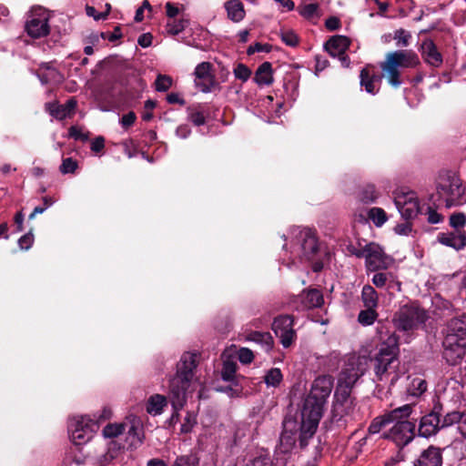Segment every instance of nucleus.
<instances>
[{
	"label": "nucleus",
	"instance_id": "obj_14",
	"mask_svg": "<svg viewBox=\"0 0 466 466\" xmlns=\"http://www.w3.org/2000/svg\"><path fill=\"white\" fill-rule=\"evenodd\" d=\"M363 374L364 370L360 368L359 360H349L339 373L335 391L345 390L347 393H351L353 386Z\"/></svg>",
	"mask_w": 466,
	"mask_h": 466
},
{
	"label": "nucleus",
	"instance_id": "obj_29",
	"mask_svg": "<svg viewBox=\"0 0 466 466\" xmlns=\"http://www.w3.org/2000/svg\"><path fill=\"white\" fill-rule=\"evenodd\" d=\"M224 7L227 11L228 18L234 23L242 21L245 17V9L239 0H228L225 2Z\"/></svg>",
	"mask_w": 466,
	"mask_h": 466
},
{
	"label": "nucleus",
	"instance_id": "obj_30",
	"mask_svg": "<svg viewBox=\"0 0 466 466\" xmlns=\"http://www.w3.org/2000/svg\"><path fill=\"white\" fill-rule=\"evenodd\" d=\"M299 14L307 20L317 21L319 17V5L311 0H304L298 5Z\"/></svg>",
	"mask_w": 466,
	"mask_h": 466
},
{
	"label": "nucleus",
	"instance_id": "obj_42",
	"mask_svg": "<svg viewBox=\"0 0 466 466\" xmlns=\"http://www.w3.org/2000/svg\"><path fill=\"white\" fill-rule=\"evenodd\" d=\"M379 195L373 185H367L360 192V200L363 203H372L378 198Z\"/></svg>",
	"mask_w": 466,
	"mask_h": 466
},
{
	"label": "nucleus",
	"instance_id": "obj_21",
	"mask_svg": "<svg viewBox=\"0 0 466 466\" xmlns=\"http://www.w3.org/2000/svg\"><path fill=\"white\" fill-rule=\"evenodd\" d=\"M382 76L376 71L375 66L368 65L360 71V86L367 93L376 95L380 90Z\"/></svg>",
	"mask_w": 466,
	"mask_h": 466
},
{
	"label": "nucleus",
	"instance_id": "obj_63",
	"mask_svg": "<svg viewBox=\"0 0 466 466\" xmlns=\"http://www.w3.org/2000/svg\"><path fill=\"white\" fill-rule=\"evenodd\" d=\"M91 150L95 153L100 152L105 147V139L103 137H97L91 142Z\"/></svg>",
	"mask_w": 466,
	"mask_h": 466
},
{
	"label": "nucleus",
	"instance_id": "obj_48",
	"mask_svg": "<svg viewBox=\"0 0 466 466\" xmlns=\"http://www.w3.org/2000/svg\"><path fill=\"white\" fill-rule=\"evenodd\" d=\"M198 460L194 455L178 456L172 466H197Z\"/></svg>",
	"mask_w": 466,
	"mask_h": 466
},
{
	"label": "nucleus",
	"instance_id": "obj_22",
	"mask_svg": "<svg viewBox=\"0 0 466 466\" xmlns=\"http://www.w3.org/2000/svg\"><path fill=\"white\" fill-rule=\"evenodd\" d=\"M290 420L288 415L283 420L284 430L279 437V444L278 445L275 454L277 461H281L284 464L291 457V431L288 430V424Z\"/></svg>",
	"mask_w": 466,
	"mask_h": 466
},
{
	"label": "nucleus",
	"instance_id": "obj_38",
	"mask_svg": "<svg viewBox=\"0 0 466 466\" xmlns=\"http://www.w3.org/2000/svg\"><path fill=\"white\" fill-rule=\"evenodd\" d=\"M378 317L377 309H365L360 311L358 321L362 326H370L377 320Z\"/></svg>",
	"mask_w": 466,
	"mask_h": 466
},
{
	"label": "nucleus",
	"instance_id": "obj_4",
	"mask_svg": "<svg viewBox=\"0 0 466 466\" xmlns=\"http://www.w3.org/2000/svg\"><path fill=\"white\" fill-rule=\"evenodd\" d=\"M443 358L449 365H457L466 355V315L449 320L442 341Z\"/></svg>",
	"mask_w": 466,
	"mask_h": 466
},
{
	"label": "nucleus",
	"instance_id": "obj_37",
	"mask_svg": "<svg viewBox=\"0 0 466 466\" xmlns=\"http://www.w3.org/2000/svg\"><path fill=\"white\" fill-rule=\"evenodd\" d=\"M368 218L377 227L380 228L388 220L385 210L381 208H371L368 211Z\"/></svg>",
	"mask_w": 466,
	"mask_h": 466
},
{
	"label": "nucleus",
	"instance_id": "obj_27",
	"mask_svg": "<svg viewBox=\"0 0 466 466\" xmlns=\"http://www.w3.org/2000/svg\"><path fill=\"white\" fill-rule=\"evenodd\" d=\"M420 50L422 58L430 66L439 67L442 65V56L438 51L437 46L432 40H424L421 44Z\"/></svg>",
	"mask_w": 466,
	"mask_h": 466
},
{
	"label": "nucleus",
	"instance_id": "obj_6",
	"mask_svg": "<svg viewBox=\"0 0 466 466\" xmlns=\"http://www.w3.org/2000/svg\"><path fill=\"white\" fill-rule=\"evenodd\" d=\"M296 242L300 247L301 258L311 262L312 271L320 272L324 268V260L320 258L323 254L329 259V252L328 250L322 252L317 231L309 228H299L296 233Z\"/></svg>",
	"mask_w": 466,
	"mask_h": 466
},
{
	"label": "nucleus",
	"instance_id": "obj_57",
	"mask_svg": "<svg viewBox=\"0 0 466 466\" xmlns=\"http://www.w3.org/2000/svg\"><path fill=\"white\" fill-rule=\"evenodd\" d=\"M427 220L431 224H438L441 223L443 219V217L438 213L434 208L431 207H428L427 208Z\"/></svg>",
	"mask_w": 466,
	"mask_h": 466
},
{
	"label": "nucleus",
	"instance_id": "obj_25",
	"mask_svg": "<svg viewBox=\"0 0 466 466\" xmlns=\"http://www.w3.org/2000/svg\"><path fill=\"white\" fill-rule=\"evenodd\" d=\"M298 302L302 309L321 308L324 304L322 292L318 289H304L298 296Z\"/></svg>",
	"mask_w": 466,
	"mask_h": 466
},
{
	"label": "nucleus",
	"instance_id": "obj_50",
	"mask_svg": "<svg viewBox=\"0 0 466 466\" xmlns=\"http://www.w3.org/2000/svg\"><path fill=\"white\" fill-rule=\"evenodd\" d=\"M389 277H392L391 273H384V272H377L372 277V284L376 286L377 288H383L387 281Z\"/></svg>",
	"mask_w": 466,
	"mask_h": 466
},
{
	"label": "nucleus",
	"instance_id": "obj_20",
	"mask_svg": "<svg viewBox=\"0 0 466 466\" xmlns=\"http://www.w3.org/2000/svg\"><path fill=\"white\" fill-rule=\"evenodd\" d=\"M211 66L209 62H202L194 70L195 85L203 93H210L215 85Z\"/></svg>",
	"mask_w": 466,
	"mask_h": 466
},
{
	"label": "nucleus",
	"instance_id": "obj_16",
	"mask_svg": "<svg viewBox=\"0 0 466 466\" xmlns=\"http://www.w3.org/2000/svg\"><path fill=\"white\" fill-rule=\"evenodd\" d=\"M440 417L441 407L435 405L431 412L420 418L418 427V435L426 439L435 436L441 429Z\"/></svg>",
	"mask_w": 466,
	"mask_h": 466
},
{
	"label": "nucleus",
	"instance_id": "obj_60",
	"mask_svg": "<svg viewBox=\"0 0 466 466\" xmlns=\"http://www.w3.org/2000/svg\"><path fill=\"white\" fill-rule=\"evenodd\" d=\"M341 25L339 18L337 16H329L325 21V26L329 31L338 30Z\"/></svg>",
	"mask_w": 466,
	"mask_h": 466
},
{
	"label": "nucleus",
	"instance_id": "obj_13",
	"mask_svg": "<svg viewBox=\"0 0 466 466\" xmlns=\"http://www.w3.org/2000/svg\"><path fill=\"white\" fill-rule=\"evenodd\" d=\"M413 408L412 404H405L375 417L368 428V433L370 435L377 434L387 425L393 423L397 419L410 418Z\"/></svg>",
	"mask_w": 466,
	"mask_h": 466
},
{
	"label": "nucleus",
	"instance_id": "obj_49",
	"mask_svg": "<svg viewBox=\"0 0 466 466\" xmlns=\"http://www.w3.org/2000/svg\"><path fill=\"white\" fill-rule=\"evenodd\" d=\"M466 224V216L463 213H455L450 217V225L456 231L461 230Z\"/></svg>",
	"mask_w": 466,
	"mask_h": 466
},
{
	"label": "nucleus",
	"instance_id": "obj_12",
	"mask_svg": "<svg viewBox=\"0 0 466 466\" xmlns=\"http://www.w3.org/2000/svg\"><path fill=\"white\" fill-rule=\"evenodd\" d=\"M365 267L368 271L387 269L393 263V258L387 255L381 246L375 242L365 245Z\"/></svg>",
	"mask_w": 466,
	"mask_h": 466
},
{
	"label": "nucleus",
	"instance_id": "obj_41",
	"mask_svg": "<svg viewBox=\"0 0 466 466\" xmlns=\"http://www.w3.org/2000/svg\"><path fill=\"white\" fill-rule=\"evenodd\" d=\"M282 380V374L279 369H271L269 370L265 377L264 381L268 387H276Z\"/></svg>",
	"mask_w": 466,
	"mask_h": 466
},
{
	"label": "nucleus",
	"instance_id": "obj_61",
	"mask_svg": "<svg viewBox=\"0 0 466 466\" xmlns=\"http://www.w3.org/2000/svg\"><path fill=\"white\" fill-rule=\"evenodd\" d=\"M86 13L88 16L93 17L96 21L104 20L106 18V13L97 12L95 7L86 5Z\"/></svg>",
	"mask_w": 466,
	"mask_h": 466
},
{
	"label": "nucleus",
	"instance_id": "obj_9",
	"mask_svg": "<svg viewBox=\"0 0 466 466\" xmlns=\"http://www.w3.org/2000/svg\"><path fill=\"white\" fill-rule=\"evenodd\" d=\"M98 429L97 421L89 416H74L68 421L69 438L76 446L90 441Z\"/></svg>",
	"mask_w": 466,
	"mask_h": 466
},
{
	"label": "nucleus",
	"instance_id": "obj_55",
	"mask_svg": "<svg viewBox=\"0 0 466 466\" xmlns=\"http://www.w3.org/2000/svg\"><path fill=\"white\" fill-rule=\"evenodd\" d=\"M136 119V114L133 111H130L120 118L119 123L122 127L127 129L135 124Z\"/></svg>",
	"mask_w": 466,
	"mask_h": 466
},
{
	"label": "nucleus",
	"instance_id": "obj_11",
	"mask_svg": "<svg viewBox=\"0 0 466 466\" xmlns=\"http://www.w3.org/2000/svg\"><path fill=\"white\" fill-rule=\"evenodd\" d=\"M49 15L41 6L33 7L25 23V31L33 38H40L47 35L50 31Z\"/></svg>",
	"mask_w": 466,
	"mask_h": 466
},
{
	"label": "nucleus",
	"instance_id": "obj_10",
	"mask_svg": "<svg viewBox=\"0 0 466 466\" xmlns=\"http://www.w3.org/2000/svg\"><path fill=\"white\" fill-rule=\"evenodd\" d=\"M408 419H397L393 421V426L383 434V438L392 441L399 448L407 446L414 439L416 429L415 423Z\"/></svg>",
	"mask_w": 466,
	"mask_h": 466
},
{
	"label": "nucleus",
	"instance_id": "obj_15",
	"mask_svg": "<svg viewBox=\"0 0 466 466\" xmlns=\"http://www.w3.org/2000/svg\"><path fill=\"white\" fill-rule=\"evenodd\" d=\"M355 406V399L351 397L350 393H347L345 390L335 391L331 410L332 420L336 422L346 420L348 417L352 416Z\"/></svg>",
	"mask_w": 466,
	"mask_h": 466
},
{
	"label": "nucleus",
	"instance_id": "obj_54",
	"mask_svg": "<svg viewBox=\"0 0 466 466\" xmlns=\"http://www.w3.org/2000/svg\"><path fill=\"white\" fill-rule=\"evenodd\" d=\"M69 137L76 140L81 141H86L88 139V135L84 133L82 128L76 126H72L69 128Z\"/></svg>",
	"mask_w": 466,
	"mask_h": 466
},
{
	"label": "nucleus",
	"instance_id": "obj_1",
	"mask_svg": "<svg viewBox=\"0 0 466 466\" xmlns=\"http://www.w3.org/2000/svg\"><path fill=\"white\" fill-rule=\"evenodd\" d=\"M399 355V337L391 333L380 344L377 353L370 359L375 392L381 400L392 394L393 387L402 376Z\"/></svg>",
	"mask_w": 466,
	"mask_h": 466
},
{
	"label": "nucleus",
	"instance_id": "obj_32",
	"mask_svg": "<svg viewBox=\"0 0 466 466\" xmlns=\"http://www.w3.org/2000/svg\"><path fill=\"white\" fill-rule=\"evenodd\" d=\"M254 81L259 86H269L273 82L272 67L268 62L262 63L256 70Z\"/></svg>",
	"mask_w": 466,
	"mask_h": 466
},
{
	"label": "nucleus",
	"instance_id": "obj_7",
	"mask_svg": "<svg viewBox=\"0 0 466 466\" xmlns=\"http://www.w3.org/2000/svg\"><path fill=\"white\" fill-rule=\"evenodd\" d=\"M419 65L420 58L416 53L411 50H397L386 56L385 61L380 63V68L388 82L398 87L402 84L400 68H413Z\"/></svg>",
	"mask_w": 466,
	"mask_h": 466
},
{
	"label": "nucleus",
	"instance_id": "obj_39",
	"mask_svg": "<svg viewBox=\"0 0 466 466\" xmlns=\"http://www.w3.org/2000/svg\"><path fill=\"white\" fill-rule=\"evenodd\" d=\"M466 422V416L460 411L448 412L441 420V428H446L454 425L455 423Z\"/></svg>",
	"mask_w": 466,
	"mask_h": 466
},
{
	"label": "nucleus",
	"instance_id": "obj_34",
	"mask_svg": "<svg viewBox=\"0 0 466 466\" xmlns=\"http://www.w3.org/2000/svg\"><path fill=\"white\" fill-rule=\"evenodd\" d=\"M248 339L259 344L266 352L273 347V338L269 332L254 331L248 335Z\"/></svg>",
	"mask_w": 466,
	"mask_h": 466
},
{
	"label": "nucleus",
	"instance_id": "obj_53",
	"mask_svg": "<svg viewBox=\"0 0 466 466\" xmlns=\"http://www.w3.org/2000/svg\"><path fill=\"white\" fill-rule=\"evenodd\" d=\"M188 119L197 127L203 126L206 123V117L201 111L191 110L188 114Z\"/></svg>",
	"mask_w": 466,
	"mask_h": 466
},
{
	"label": "nucleus",
	"instance_id": "obj_18",
	"mask_svg": "<svg viewBox=\"0 0 466 466\" xmlns=\"http://www.w3.org/2000/svg\"><path fill=\"white\" fill-rule=\"evenodd\" d=\"M350 44V41L347 36L334 35L326 43L325 48L331 56L337 57L340 61L342 66L349 67L350 60L346 55V51Z\"/></svg>",
	"mask_w": 466,
	"mask_h": 466
},
{
	"label": "nucleus",
	"instance_id": "obj_2",
	"mask_svg": "<svg viewBox=\"0 0 466 466\" xmlns=\"http://www.w3.org/2000/svg\"><path fill=\"white\" fill-rule=\"evenodd\" d=\"M333 388V379L329 375L319 376L314 380L310 391L304 400L301 410L299 446L305 448L315 435L323 416L328 398Z\"/></svg>",
	"mask_w": 466,
	"mask_h": 466
},
{
	"label": "nucleus",
	"instance_id": "obj_44",
	"mask_svg": "<svg viewBox=\"0 0 466 466\" xmlns=\"http://www.w3.org/2000/svg\"><path fill=\"white\" fill-rule=\"evenodd\" d=\"M234 76L242 82H247L250 76L251 70L244 64H238L233 70Z\"/></svg>",
	"mask_w": 466,
	"mask_h": 466
},
{
	"label": "nucleus",
	"instance_id": "obj_28",
	"mask_svg": "<svg viewBox=\"0 0 466 466\" xmlns=\"http://www.w3.org/2000/svg\"><path fill=\"white\" fill-rule=\"evenodd\" d=\"M46 107L52 116L58 120H63L74 113L76 107V101L74 98H70L64 105L47 103Z\"/></svg>",
	"mask_w": 466,
	"mask_h": 466
},
{
	"label": "nucleus",
	"instance_id": "obj_17",
	"mask_svg": "<svg viewBox=\"0 0 466 466\" xmlns=\"http://www.w3.org/2000/svg\"><path fill=\"white\" fill-rule=\"evenodd\" d=\"M394 203L401 217L406 219H412L420 212V204L414 192H408L395 198Z\"/></svg>",
	"mask_w": 466,
	"mask_h": 466
},
{
	"label": "nucleus",
	"instance_id": "obj_47",
	"mask_svg": "<svg viewBox=\"0 0 466 466\" xmlns=\"http://www.w3.org/2000/svg\"><path fill=\"white\" fill-rule=\"evenodd\" d=\"M78 164L76 160L72 157H66L63 159L59 170L64 175L72 174L76 170Z\"/></svg>",
	"mask_w": 466,
	"mask_h": 466
},
{
	"label": "nucleus",
	"instance_id": "obj_43",
	"mask_svg": "<svg viewBox=\"0 0 466 466\" xmlns=\"http://www.w3.org/2000/svg\"><path fill=\"white\" fill-rule=\"evenodd\" d=\"M61 76L55 68L46 66V72L38 74V78L43 85L48 84L52 81H58Z\"/></svg>",
	"mask_w": 466,
	"mask_h": 466
},
{
	"label": "nucleus",
	"instance_id": "obj_8",
	"mask_svg": "<svg viewBox=\"0 0 466 466\" xmlns=\"http://www.w3.org/2000/svg\"><path fill=\"white\" fill-rule=\"evenodd\" d=\"M429 319L426 309L417 302H410L401 306L394 314L393 323L400 331H413L425 324Z\"/></svg>",
	"mask_w": 466,
	"mask_h": 466
},
{
	"label": "nucleus",
	"instance_id": "obj_33",
	"mask_svg": "<svg viewBox=\"0 0 466 466\" xmlns=\"http://www.w3.org/2000/svg\"><path fill=\"white\" fill-rule=\"evenodd\" d=\"M361 301L365 309H377L379 306V295L370 285H365L361 290Z\"/></svg>",
	"mask_w": 466,
	"mask_h": 466
},
{
	"label": "nucleus",
	"instance_id": "obj_31",
	"mask_svg": "<svg viewBox=\"0 0 466 466\" xmlns=\"http://www.w3.org/2000/svg\"><path fill=\"white\" fill-rule=\"evenodd\" d=\"M167 405V400L164 395L154 394L150 396L146 404V410L151 416L162 414L164 408Z\"/></svg>",
	"mask_w": 466,
	"mask_h": 466
},
{
	"label": "nucleus",
	"instance_id": "obj_51",
	"mask_svg": "<svg viewBox=\"0 0 466 466\" xmlns=\"http://www.w3.org/2000/svg\"><path fill=\"white\" fill-rule=\"evenodd\" d=\"M238 359L243 364H249L254 360V354L249 349L241 348L238 351Z\"/></svg>",
	"mask_w": 466,
	"mask_h": 466
},
{
	"label": "nucleus",
	"instance_id": "obj_26",
	"mask_svg": "<svg viewBox=\"0 0 466 466\" xmlns=\"http://www.w3.org/2000/svg\"><path fill=\"white\" fill-rule=\"evenodd\" d=\"M438 241L444 246L461 250L466 247V232L464 230H458L440 233L438 235Z\"/></svg>",
	"mask_w": 466,
	"mask_h": 466
},
{
	"label": "nucleus",
	"instance_id": "obj_56",
	"mask_svg": "<svg viewBox=\"0 0 466 466\" xmlns=\"http://www.w3.org/2000/svg\"><path fill=\"white\" fill-rule=\"evenodd\" d=\"M34 243V236L31 233L25 234L18 239V246L21 249H29Z\"/></svg>",
	"mask_w": 466,
	"mask_h": 466
},
{
	"label": "nucleus",
	"instance_id": "obj_40",
	"mask_svg": "<svg viewBox=\"0 0 466 466\" xmlns=\"http://www.w3.org/2000/svg\"><path fill=\"white\" fill-rule=\"evenodd\" d=\"M126 431L125 422L110 423L103 429V435L106 438H116Z\"/></svg>",
	"mask_w": 466,
	"mask_h": 466
},
{
	"label": "nucleus",
	"instance_id": "obj_24",
	"mask_svg": "<svg viewBox=\"0 0 466 466\" xmlns=\"http://www.w3.org/2000/svg\"><path fill=\"white\" fill-rule=\"evenodd\" d=\"M413 466H442V450L430 445L413 461Z\"/></svg>",
	"mask_w": 466,
	"mask_h": 466
},
{
	"label": "nucleus",
	"instance_id": "obj_46",
	"mask_svg": "<svg viewBox=\"0 0 466 466\" xmlns=\"http://www.w3.org/2000/svg\"><path fill=\"white\" fill-rule=\"evenodd\" d=\"M197 424V418L194 412H187L184 421L181 424L180 431L182 433L191 432L194 426Z\"/></svg>",
	"mask_w": 466,
	"mask_h": 466
},
{
	"label": "nucleus",
	"instance_id": "obj_19",
	"mask_svg": "<svg viewBox=\"0 0 466 466\" xmlns=\"http://www.w3.org/2000/svg\"><path fill=\"white\" fill-rule=\"evenodd\" d=\"M125 425L129 446L137 449L143 443L145 438L142 420L137 415L130 414L127 416Z\"/></svg>",
	"mask_w": 466,
	"mask_h": 466
},
{
	"label": "nucleus",
	"instance_id": "obj_23",
	"mask_svg": "<svg viewBox=\"0 0 466 466\" xmlns=\"http://www.w3.org/2000/svg\"><path fill=\"white\" fill-rule=\"evenodd\" d=\"M272 329L285 348L291 346V317L276 318L272 323Z\"/></svg>",
	"mask_w": 466,
	"mask_h": 466
},
{
	"label": "nucleus",
	"instance_id": "obj_5",
	"mask_svg": "<svg viewBox=\"0 0 466 466\" xmlns=\"http://www.w3.org/2000/svg\"><path fill=\"white\" fill-rule=\"evenodd\" d=\"M465 191V186L455 172L451 170L440 172L436 180L439 206L451 208L461 204Z\"/></svg>",
	"mask_w": 466,
	"mask_h": 466
},
{
	"label": "nucleus",
	"instance_id": "obj_58",
	"mask_svg": "<svg viewBox=\"0 0 466 466\" xmlns=\"http://www.w3.org/2000/svg\"><path fill=\"white\" fill-rule=\"evenodd\" d=\"M410 37V35L406 33L404 29H399L395 32L394 38L397 40L398 45H401L402 46H408V40Z\"/></svg>",
	"mask_w": 466,
	"mask_h": 466
},
{
	"label": "nucleus",
	"instance_id": "obj_35",
	"mask_svg": "<svg viewBox=\"0 0 466 466\" xmlns=\"http://www.w3.org/2000/svg\"><path fill=\"white\" fill-rule=\"evenodd\" d=\"M223 365L221 370V379L224 381L231 382L235 380L237 371V362L234 359L227 357L225 354L222 355Z\"/></svg>",
	"mask_w": 466,
	"mask_h": 466
},
{
	"label": "nucleus",
	"instance_id": "obj_45",
	"mask_svg": "<svg viewBox=\"0 0 466 466\" xmlns=\"http://www.w3.org/2000/svg\"><path fill=\"white\" fill-rule=\"evenodd\" d=\"M172 86V79L170 76L166 75H158L156 81V90L158 92H166Z\"/></svg>",
	"mask_w": 466,
	"mask_h": 466
},
{
	"label": "nucleus",
	"instance_id": "obj_36",
	"mask_svg": "<svg viewBox=\"0 0 466 466\" xmlns=\"http://www.w3.org/2000/svg\"><path fill=\"white\" fill-rule=\"evenodd\" d=\"M427 390V382L425 380L416 377L412 379L407 388V393L412 397H420Z\"/></svg>",
	"mask_w": 466,
	"mask_h": 466
},
{
	"label": "nucleus",
	"instance_id": "obj_64",
	"mask_svg": "<svg viewBox=\"0 0 466 466\" xmlns=\"http://www.w3.org/2000/svg\"><path fill=\"white\" fill-rule=\"evenodd\" d=\"M191 133V130L187 125H180L176 129V135L180 138H187Z\"/></svg>",
	"mask_w": 466,
	"mask_h": 466
},
{
	"label": "nucleus",
	"instance_id": "obj_59",
	"mask_svg": "<svg viewBox=\"0 0 466 466\" xmlns=\"http://www.w3.org/2000/svg\"><path fill=\"white\" fill-rule=\"evenodd\" d=\"M116 451H111V449L109 448L108 451L101 455L97 461L99 463L100 466H105V465H107L108 463H110L116 457Z\"/></svg>",
	"mask_w": 466,
	"mask_h": 466
},
{
	"label": "nucleus",
	"instance_id": "obj_62",
	"mask_svg": "<svg viewBox=\"0 0 466 466\" xmlns=\"http://www.w3.org/2000/svg\"><path fill=\"white\" fill-rule=\"evenodd\" d=\"M394 231L398 235L407 236L411 232V224L409 222L398 224L394 228Z\"/></svg>",
	"mask_w": 466,
	"mask_h": 466
},
{
	"label": "nucleus",
	"instance_id": "obj_52",
	"mask_svg": "<svg viewBox=\"0 0 466 466\" xmlns=\"http://www.w3.org/2000/svg\"><path fill=\"white\" fill-rule=\"evenodd\" d=\"M271 49L272 46L269 44L255 43L254 45L248 46L247 53L250 56L258 52L268 53L271 51Z\"/></svg>",
	"mask_w": 466,
	"mask_h": 466
},
{
	"label": "nucleus",
	"instance_id": "obj_3",
	"mask_svg": "<svg viewBox=\"0 0 466 466\" xmlns=\"http://www.w3.org/2000/svg\"><path fill=\"white\" fill-rule=\"evenodd\" d=\"M198 365V354L184 352L177 363L175 375L169 380V400L174 410L172 421H177L178 411L187 404L188 395L194 391L197 382L196 370Z\"/></svg>",
	"mask_w": 466,
	"mask_h": 466
}]
</instances>
